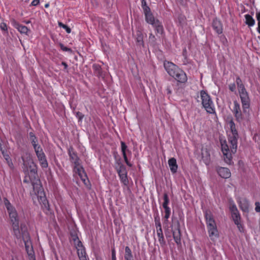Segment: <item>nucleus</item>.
I'll list each match as a JSON object with an SVG mask.
<instances>
[{
	"label": "nucleus",
	"instance_id": "nucleus-1",
	"mask_svg": "<svg viewBox=\"0 0 260 260\" xmlns=\"http://www.w3.org/2000/svg\"><path fill=\"white\" fill-rule=\"evenodd\" d=\"M226 126L230 129L228 132L229 143L225 140H221V146L225 162L228 164H231L232 154L237 151L238 133L232 120H230L227 123Z\"/></svg>",
	"mask_w": 260,
	"mask_h": 260
},
{
	"label": "nucleus",
	"instance_id": "nucleus-2",
	"mask_svg": "<svg viewBox=\"0 0 260 260\" xmlns=\"http://www.w3.org/2000/svg\"><path fill=\"white\" fill-rule=\"evenodd\" d=\"M164 65L167 73L178 82L184 83L187 81L186 74L175 64L171 62L165 61Z\"/></svg>",
	"mask_w": 260,
	"mask_h": 260
},
{
	"label": "nucleus",
	"instance_id": "nucleus-3",
	"mask_svg": "<svg viewBox=\"0 0 260 260\" xmlns=\"http://www.w3.org/2000/svg\"><path fill=\"white\" fill-rule=\"evenodd\" d=\"M236 83L242 104L243 112L244 114L246 116L248 114L250 106V99L248 93L239 77L237 78Z\"/></svg>",
	"mask_w": 260,
	"mask_h": 260
},
{
	"label": "nucleus",
	"instance_id": "nucleus-4",
	"mask_svg": "<svg viewBox=\"0 0 260 260\" xmlns=\"http://www.w3.org/2000/svg\"><path fill=\"white\" fill-rule=\"evenodd\" d=\"M23 161V170L26 174L29 175L30 178H36L37 173V167L35 164L31 155L26 153L22 157Z\"/></svg>",
	"mask_w": 260,
	"mask_h": 260
},
{
	"label": "nucleus",
	"instance_id": "nucleus-5",
	"mask_svg": "<svg viewBox=\"0 0 260 260\" xmlns=\"http://www.w3.org/2000/svg\"><path fill=\"white\" fill-rule=\"evenodd\" d=\"M5 204L9 213L15 234L16 235V236H19V220L17 213L15 209L11 205V204L7 200H5Z\"/></svg>",
	"mask_w": 260,
	"mask_h": 260
},
{
	"label": "nucleus",
	"instance_id": "nucleus-6",
	"mask_svg": "<svg viewBox=\"0 0 260 260\" xmlns=\"http://www.w3.org/2000/svg\"><path fill=\"white\" fill-rule=\"evenodd\" d=\"M200 97L202 100V104L206 111L210 114L215 113L214 104L209 95L205 91L200 92Z\"/></svg>",
	"mask_w": 260,
	"mask_h": 260
},
{
	"label": "nucleus",
	"instance_id": "nucleus-7",
	"mask_svg": "<svg viewBox=\"0 0 260 260\" xmlns=\"http://www.w3.org/2000/svg\"><path fill=\"white\" fill-rule=\"evenodd\" d=\"M146 21L152 25L154 28L157 34L162 35L164 32L163 26L160 21L154 18L151 10L144 13Z\"/></svg>",
	"mask_w": 260,
	"mask_h": 260
},
{
	"label": "nucleus",
	"instance_id": "nucleus-8",
	"mask_svg": "<svg viewBox=\"0 0 260 260\" xmlns=\"http://www.w3.org/2000/svg\"><path fill=\"white\" fill-rule=\"evenodd\" d=\"M34 191L37 196L38 200L40 203L42 205L44 208L49 209L48 202L45 197V193L42 186L39 183L33 184Z\"/></svg>",
	"mask_w": 260,
	"mask_h": 260
},
{
	"label": "nucleus",
	"instance_id": "nucleus-9",
	"mask_svg": "<svg viewBox=\"0 0 260 260\" xmlns=\"http://www.w3.org/2000/svg\"><path fill=\"white\" fill-rule=\"evenodd\" d=\"M71 241L73 242L77 249L78 257L86 254L85 248L83 246L81 242L79 240L76 232L71 233Z\"/></svg>",
	"mask_w": 260,
	"mask_h": 260
},
{
	"label": "nucleus",
	"instance_id": "nucleus-10",
	"mask_svg": "<svg viewBox=\"0 0 260 260\" xmlns=\"http://www.w3.org/2000/svg\"><path fill=\"white\" fill-rule=\"evenodd\" d=\"M201 160L206 165H209L211 161V148L210 146H203L201 149Z\"/></svg>",
	"mask_w": 260,
	"mask_h": 260
},
{
	"label": "nucleus",
	"instance_id": "nucleus-11",
	"mask_svg": "<svg viewBox=\"0 0 260 260\" xmlns=\"http://www.w3.org/2000/svg\"><path fill=\"white\" fill-rule=\"evenodd\" d=\"M74 171L75 172V173L78 174V175L79 176L83 183L85 185H87L88 182L87 175L83 167L80 165V164H78L77 165H75Z\"/></svg>",
	"mask_w": 260,
	"mask_h": 260
},
{
	"label": "nucleus",
	"instance_id": "nucleus-12",
	"mask_svg": "<svg viewBox=\"0 0 260 260\" xmlns=\"http://www.w3.org/2000/svg\"><path fill=\"white\" fill-rule=\"evenodd\" d=\"M117 172L121 182L124 185L127 186L128 185V180L127 176V171L123 165H121Z\"/></svg>",
	"mask_w": 260,
	"mask_h": 260
},
{
	"label": "nucleus",
	"instance_id": "nucleus-13",
	"mask_svg": "<svg viewBox=\"0 0 260 260\" xmlns=\"http://www.w3.org/2000/svg\"><path fill=\"white\" fill-rule=\"evenodd\" d=\"M40 165L42 168H46L48 166V162L43 149H40L35 152Z\"/></svg>",
	"mask_w": 260,
	"mask_h": 260
},
{
	"label": "nucleus",
	"instance_id": "nucleus-14",
	"mask_svg": "<svg viewBox=\"0 0 260 260\" xmlns=\"http://www.w3.org/2000/svg\"><path fill=\"white\" fill-rule=\"evenodd\" d=\"M26 251L29 257V260H36L34 256V251L31 243L29 239L24 241Z\"/></svg>",
	"mask_w": 260,
	"mask_h": 260
},
{
	"label": "nucleus",
	"instance_id": "nucleus-15",
	"mask_svg": "<svg viewBox=\"0 0 260 260\" xmlns=\"http://www.w3.org/2000/svg\"><path fill=\"white\" fill-rule=\"evenodd\" d=\"M233 112L235 114V117H236L238 120L240 121L243 119L240 106L236 101L234 102V107L233 108Z\"/></svg>",
	"mask_w": 260,
	"mask_h": 260
},
{
	"label": "nucleus",
	"instance_id": "nucleus-16",
	"mask_svg": "<svg viewBox=\"0 0 260 260\" xmlns=\"http://www.w3.org/2000/svg\"><path fill=\"white\" fill-rule=\"evenodd\" d=\"M219 175L223 178H229L231 176V172L226 168L220 167L217 169Z\"/></svg>",
	"mask_w": 260,
	"mask_h": 260
},
{
	"label": "nucleus",
	"instance_id": "nucleus-17",
	"mask_svg": "<svg viewBox=\"0 0 260 260\" xmlns=\"http://www.w3.org/2000/svg\"><path fill=\"white\" fill-rule=\"evenodd\" d=\"M232 216L235 223L237 225V227L239 229V231L240 232H243V228L242 224H241V219L239 213H235L234 214H232Z\"/></svg>",
	"mask_w": 260,
	"mask_h": 260
},
{
	"label": "nucleus",
	"instance_id": "nucleus-18",
	"mask_svg": "<svg viewBox=\"0 0 260 260\" xmlns=\"http://www.w3.org/2000/svg\"><path fill=\"white\" fill-rule=\"evenodd\" d=\"M209 236L212 240H214L218 237L217 226L207 228Z\"/></svg>",
	"mask_w": 260,
	"mask_h": 260
},
{
	"label": "nucleus",
	"instance_id": "nucleus-19",
	"mask_svg": "<svg viewBox=\"0 0 260 260\" xmlns=\"http://www.w3.org/2000/svg\"><path fill=\"white\" fill-rule=\"evenodd\" d=\"M205 217L206 219V224L207 228L210 227H213L216 226V223L214 219H213V216L207 212L205 214Z\"/></svg>",
	"mask_w": 260,
	"mask_h": 260
},
{
	"label": "nucleus",
	"instance_id": "nucleus-20",
	"mask_svg": "<svg viewBox=\"0 0 260 260\" xmlns=\"http://www.w3.org/2000/svg\"><path fill=\"white\" fill-rule=\"evenodd\" d=\"M29 137L31 143L33 146L35 151H37V150H39L40 149H42L41 147L38 145V139L35 136L34 134L32 133H29Z\"/></svg>",
	"mask_w": 260,
	"mask_h": 260
},
{
	"label": "nucleus",
	"instance_id": "nucleus-21",
	"mask_svg": "<svg viewBox=\"0 0 260 260\" xmlns=\"http://www.w3.org/2000/svg\"><path fill=\"white\" fill-rule=\"evenodd\" d=\"M168 164L171 172L172 173H176L178 169L176 159L173 157L169 159L168 160Z\"/></svg>",
	"mask_w": 260,
	"mask_h": 260
},
{
	"label": "nucleus",
	"instance_id": "nucleus-22",
	"mask_svg": "<svg viewBox=\"0 0 260 260\" xmlns=\"http://www.w3.org/2000/svg\"><path fill=\"white\" fill-rule=\"evenodd\" d=\"M239 206L241 209L245 213H247L249 210V203L245 199H241L239 202Z\"/></svg>",
	"mask_w": 260,
	"mask_h": 260
},
{
	"label": "nucleus",
	"instance_id": "nucleus-23",
	"mask_svg": "<svg viewBox=\"0 0 260 260\" xmlns=\"http://www.w3.org/2000/svg\"><path fill=\"white\" fill-rule=\"evenodd\" d=\"M69 154L70 155V159L73 162L75 165H77L78 164H80L79 162V159L77 155V154L75 153L74 151L73 148L72 147H70L69 149Z\"/></svg>",
	"mask_w": 260,
	"mask_h": 260
},
{
	"label": "nucleus",
	"instance_id": "nucleus-24",
	"mask_svg": "<svg viewBox=\"0 0 260 260\" xmlns=\"http://www.w3.org/2000/svg\"><path fill=\"white\" fill-rule=\"evenodd\" d=\"M173 235L174 239L177 245L181 244V233L180 229L177 228L173 230Z\"/></svg>",
	"mask_w": 260,
	"mask_h": 260
},
{
	"label": "nucleus",
	"instance_id": "nucleus-25",
	"mask_svg": "<svg viewBox=\"0 0 260 260\" xmlns=\"http://www.w3.org/2000/svg\"><path fill=\"white\" fill-rule=\"evenodd\" d=\"M213 27L218 34L222 32V25L220 22L217 19H215L213 22Z\"/></svg>",
	"mask_w": 260,
	"mask_h": 260
},
{
	"label": "nucleus",
	"instance_id": "nucleus-26",
	"mask_svg": "<svg viewBox=\"0 0 260 260\" xmlns=\"http://www.w3.org/2000/svg\"><path fill=\"white\" fill-rule=\"evenodd\" d=\"M156 234L159 243L161 245H164L165 244V241L164 239L162 229H157L156 230Z\"/></svg>",
	"mask_w": 260,
	"mask_h": 260
},
{
	"label": "nucleus",
	"instance_id": "nucleus-27",
	"mask_svg": "<svg viewBox=\"0 0 260 260\" xmlns=\"http://www.w3.org/2000/svg\"><path fill=\"white\" fill-rule=\"evenodd\" d=\"M124 258L125 260H134L131 250L128 246L125 248Z\"/></svg>",
	"mask_w": 260,
	"mask_h": 260
},
{
	"label": "nucleus",
	"instance_id": "nucleus-28",
	"mask_svg": "<svg viewBox=\"0 0 260 260\" xmlns=\"http://www.w3.org/2000/svg\"><path fill=\"white\" fill-rule=\"evenodd\" d=\"M245 23L249 26H252L255 24V20L253 18L249 15L247 14L245 15Z\"/></svg>",
	"mask_w": 260,
	"mask_h": 260
},
{
	"label": "nucleus",
	"instance_id": "nucleus-29",
	"mask_svg": "<svg viewBox=\"0 0 260 260\" xmlns=\"http://www.w3.org/2000/svg\"><path fill=\"white\" fill-rule=\"evenodd\" d=\"M15 27L21 34H27L29 30L28 28L26 26L19 24H16L15 25Z\"/></svg>",
	"mask_w": 260,
	"mask_h": 260
},
{
	"label": "nucleus",
	"instance_id": "nucleus-30",
	"mask_svg": "<svg viewBox=\"0 0 260 260\" xmlns=\"http://www.w3.org/2000/svg\"><path fill=\"white\" fill-rule=\"evenodd\" d=\"M2 154L3 155L4 157L6 159L8 166L10 168H12L13 167V164H12L11 159L10 157H9V155L5 153L4 151H2Z\"/></svg>",
	"mask_w": 260,
	"mask_h": 260
},
{
	"label": "nucleus",
	"instance_id": "nucleus-31",
	"mask_svg": "<svg viewBox=\"0 0 260 260\" xmlns=\"http://www.w3.org/2000/svg\"><path fill=\"white\" fill-rule=\"evenodd\" d=\"M136 40L138 45H143V36L140 32H138Z\"/></svg>",
	"mask_w": 260,
	"mask_h": 260
},
{
	"label": "nucleus",
	"instance_id": "nucleus-32",
	"mask_svg": "<svg viewBox=\"0 0 260 260\" xmlns=\"http://www.w3.org/2000/svg\"><path fill=\"white\" fill-rule=\"evenodd\" d=\"M164 202L162 204V207L164 208L169 207L168 204L169 203V199L167 193H165L164 195Z\"/></svg>",
	"mask_w": 260,
	"mask_h": 260
},
{
	"label": "nucleus",
	"instance_id": "nucleus-33",
	"mask_svg": "<svg viewBox=\"0 0 260 260\" xmlns=\"http://www.w3.org/2000/svg\"><path fill=\"white\" fill-rule=\"evenodd\" d=\"M141 3L144 13L145 12H147L148 11L150 10L149 7L147 5L146 2L145 1V0H142Z\"/></svg>",
	"mask_w": 260,
	"mask_h": 260
},
{
	"label": "nucleus",
	"instance_id": "nucleus-34",
	"mask_svg": "<svg viewBox=\"0 0 260 260\" xmlns=\"http://www.w3.org/2000/svg\"><path fill=\"white\" fill-rule=\"evenodd\" d=\"M98 75H101V67L99 64H94L92 66Z\"/></svg>",
	"mask_w": 260,
	"mask_h": 260
},
{
	"label": "nucleus",
	"instance_id": "nucleus-35",
	"mask_svg": "<svg viewBox=\"0 0 260 260\" xmlns=\"http://www.w3.org/2000/svg\"><path fill=\"white\" fill-rule=\"evenodd\" d=\"M58 25L60 26V27H61L62 28H63L64 29H66V31L68 32V33H70L71 31V30L70 29V28H69L67 25L63 24L62 23L60 22H58Z\"/></svg>",
	"mask_w": 260,
	"mask_h": 260
},
{
	"label": "nucleus",
	"instance_id": "nucleus-36",
	"mask_svg": "<svg viewBox=\"0 0 260 260\" xmlns=\"http://www.w3.org/2000/svg\"><path fill=\"white\" fill-rule=\"evenodd\" d=\"M121 146L122 155H124V154H126L125 150L127 148V146L123 142H121Z\"/></svg>",
	"mask_w": 260,
	"mask_h": 260
},
{
	"label": "nucleus",
	"instance_id": "nucleus-37",
	"mask_svg": "<svg viewBox=\"0 0 260 260\" xmlns=\"http://www.w3.org/2000/svg\"><path fill=\"white\" fill-rule=\"evenodd\" d=\"M231 211L232 214L239 212L236 205H234L231 207Z\"/></svg>",
	"mask_w": 260,
	"mask_h": 260
},
{
	"label": "nucleus",
	"instance_id": "nucleus-38",
	"mask_svg": "<svg viewBox=\"0 0 260 260\" xmlns=\"http://www.w3.org/2000/svg\"><path fill=\"white\" fill-rule=\"evenodd\" d=\"M149 40L150 42L154 43L156 40L155 36L153 34H150L149 37Z\"/></svg>",
	"mask_w": 260,
	"mask_h": 260
},
{
	"label": "nucleus",
	"instance_id": "nucleus-39",
	"mask_svg": "<svg viewBox=\"0 0 260 260\" xmlns=\"http://www.w3.org/2000/svg\"><path fill=\"white\" fill-rule=\"evenodd\" d=\"M59 46L61 48V49L64 51H71V49L70 48H67V47H65L63 44H60Z\"/></svg>",
	"mask_w": 260,
	"mask_h": 260
},
{
	"label": "nucleus",
	"instance_id": "nucleus-40",
	"mask_svg": "<svg viewBox=\"0 0 260 260\" xmlns=\"http://www.w3.org/2000/svg\"><path fill=\"white\" fill-rule=\"evenodd\" d=\"M229 89L232 91H235L236 90V85L234 83L231 84L229 85Z\"/></svg>",
	"mask_w": 260,
	"mask_h": 260
},
{
	"label": "nucleus",
	"instance_id": "nucleus-41",
	"mask_svg": "<svg viewBox=\"0 0 260 260\" xmlns=\"http://www.w3.org/2000/svg\"><path fill=\"white\" fill-rule=\"evenodd\" d=\"M255 211L256 212H260V203L258 202L255 203Z\"/></svg>",
	"mask_w": 260,
	"mask_h": 260
},
{
	"label": "nucleus",
	"instance_id": "nucleus-42",
	"mask_svg": "<svg viewBox=\"0 0 260 260\" xmlns=\"http://www.w3.org/2000/svg\"><path fill=\"white\" fill-rule=\"evenodd\" d=\"M112 260H116V252L114 249L112 250Z\"/></svg>",
	"mask_w": 260,
	"mask_h": 260
},
{
	"label": "nucleus",
	"instance_id": "nucleus-43",
	"mask_svg": "<svg viewBox=\"0 0 260 260\" xmlns=\"http://www.w3.org/2000/svg\"><path fill=\"white\" fill-rule=\"evenodd\" d=\"M39 0H34L31 3V5L33 6H36L39 4Z\"/></svg>",
	"mask_w": 260,
	"mask_h": 260
},
{
	"label": "nucleus",
	"instance_id": "nucleus-44",
	"mask_svg": "<svg viewBox=\"0 0 260 260\" xmlns=\"http://www.w3.org/2000/svg\"><path fill=\"white\" fill-rule=\"evenodd\" d=\"M79 258L80 260H89L86 254L79 256Z\"/></svg>",
	"mask_w": 260,
	"mask_h": 260
},
{
	"label": "nucleus",
	"instance_id": "nucleus-45",
	"mask_svg": "<svg viewBox=\"0 0 260 260\" xmlns=\"http://www.w3.org/2000/svg\"><path fill=\"white\" fill-rule=\"evenodd\" d=\"M165 209V214H171V209L169 207H167L164 208Z\"/></svg>",
	"mask_w": 260,
	"mask_h": 260
},
{
	"label": "nucleus",
	"instance_id": "nucleus-46",
	"mask_svg": "<svg viewBox=\"0 0 260 260\" xmlns=\"http://www.w3.org/2000/svg\"><path fill=\"white\" fill-rule=\"evenodd\" d=\"M256 17L258 23L260 22V11L256 13Z\"/></svg>",
	"mask_w": 260,
	"mask_h": 260
},
{
	"label": "nucleus",
	"instance_id": "nucleus-47",
	"mask_svg": "<svg viewBox=\"0 0 260 260\" xmlns=\"http://www.w3.org/2000/svg\"><path fill=\"white\" fill-rule=\"evenodd\" d=\"M1 28L3 30H6L7 29V25L5 23H3L1 24Z\"/></svg>",
	"mask_w": 260,
	"mask_h": 260
},
{
	"label": "nucleus",
	"instance_id": "nucleus-48",
	"mask_svg": "<svg viewBox=\"0 0 260 260\" xmlns=\"http://www.w3.org/2000/svg\"><path fill=\"white\" fill-rule=\"evenodd\" d=\"M156 230L157 229H161V224L160 222H158L157 223H156Z\"/></svg>",
	"mask_w": 260,
	"mask_h": 260
},
{
	"label": "nucleus",
	"instance_id": "nucleus-49",
	"mask_svg": "<svg viewBox=\"0 0 260 260\" xmlns=\"http://www.w3.org/2000/svg\"><path fill=\"white\" fill-rule=\"evenodd\" d=\"M123 158H124L125 163L127 164L129 161H128L126 155L124 154V155H123Z\"/></svg>",
	"mask_w": 260,
	"mask_h": 260
},
{
	"label": "nucleus",
	"instance_id": "nucleus-50",
	"mask_svg": "<svg viewBox=\"0 0 260 260\" xmlns=\"http://www.w3.org/2000/svg\"><path fill=\"white\" fill-rule=\"evenodd\" d=\"M171 214H165V218L166 221H168V218H169Z\"/></svg>",
	"mask_w": 260,
	"mask_h": 260
},
{
	"label": "nucleus",
	"instance_id": "nucleus-51",
	"mask_svg": "<svg viewBox=\"0 0 260 260\" xmlns=\"http://www.w3.org/2000/svg\"><path fill=\"white\" fill-rule=\"evenodd\" d=\"M61 64L64 66V69H67L68 65L65 62H62Z\"/></svg>",
	"mask_w": 260,
	"mask_h": 260
},
{
	"label": "nucleus",
	"instance_id": "nucleus-52",
	"mask_svg": "<svg viewBox=\"0 0 260 260\" xmlns=\"http://www.w3.org/2000/svg\"><path fill=\"white\" fill-rule=\"evenodd\" d=\"M257 31L260 34V22L258 23Z\"/></svg>",
	"mask_w": 260,
	"mask_h": 260
},
{
	"label": "nucleus",
	"instance_id": "nucleus-53",
	"mask_svg": "<svg viewBox=\"0 0 260 260\" xmlns=\"http://www.w3.org/2000/svg\"><path fill=\"white\" fill-rule=\"evenodd\" d=\"M77 114L79 116L80 119H81L82 118V116H81V114L80 113L78 112L77 113Z\"/></svg>",
	"mask_w": 260,
	"mask_h": 260
},
{
	"label": "nucleus",
	"instance_id": "nucleus-54",
	"mask_svg": "<svg viewBox=\"0 0 260 260\" xmlns=\"http://www.w3.org/2000/svg\"><path fill=\"white\" fill-rule=\"evenodd\" d=\"M49 4H46L45 5V8H48V7H49Z\"/></svg>",
	"mask_w": 260,
	"mask_h": 260
},
{
	"label": "nucleus",
	"instance_id": "nucleus-55",
	"mask_svg": "<svg viewBox=\"0 0 260 260\" xmlns=\"http://www.w3.org/2000/svg\"><path fill=\"white\" fill-rule=\"evenodd\" d=\"M167 91H168V93H171V91L170 89H167Z\"/></svg>",
	"mask_w": 260,
	"mask_h": 260
},
{
	"label": "nucleus",
	"instance_id": "nucleus-56",
	"mask_svg": "<svg viewBox=\"0 0 260 260\" xmlns=\"http://www.w3.org/2000/svg\"><path fill=\"white\" fill-rule=\"evenodd\" d=\"M30 22V21H25V23H26V24H28Z\"/></svg>",
	"mask_w": 260,
	"mask_h": 260
},
{
	"label": "nucleus",
	"instance_id": "nucleus-57",
	"mask_svg": "<svg viewBox=\"0 0 260 260\" xmlns=\"http://www.w3.org/2000/svg\"><path fill=\"white\" fill-rule=\"evenodd\" d=\"M126 164H127V165H128L129 167H131L132 166V165L129 162Z\"/></svg>",
	"mask_w": 260,
	"mask_h": 260
}]
</instances>
